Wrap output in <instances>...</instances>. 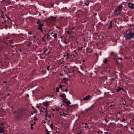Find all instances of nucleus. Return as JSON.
I'll use <instances>...</instances> for the list:
<instances>
[{
    "label": "nucleus",
    "mask_w": 134,
    "mask_h": 134,
    "mask_svg": "<svg viewBox=\"0 0 134 134\" xmlns=\"http://www.w3.org/2000/svg\"><path fill=\"white\" fill-rule=\"evenodd\" d=\"M54 32H52L51 33H50V34H51V35H52V34H54Z\"/></svg>",
    "instance_id": "nucleus-40"
},
{
    "label": "nucleus",
    "mask_w": 134,
    "mask_h": 134,
    "mask_svg": "<svg viewBox=\"0 0 134 134\" xmlns=\"http://www.w3.org/2000/svg\"><path fill=\"white\" fill-rule=\"evenodd\" d=\"M63 116H64V117L66 116V115H68L67 114H66L64 112H63Z\"/></svg>",
    "instance_id": "nucleus-18"
},
{
    "label": "nucleus",
    "mask_w": 134,
    "mask_h": 134,
    "mask_svg": "<svg viewBox=\"0 0 134 134\" xmlns=\"http://www.w3.org/2000/svg\"><path fill=\"white\" fill-rule=\"evenodd\" d=\"M118 59L121 60H122V58H121L120 57L118 58Z\"/></svg>",
    "instance_id": "nucleus-36"
},
{
    "label": "nucleus",
    "mask_w": 134,
    "mask_h": 134,
    "mask_svg": "<svg viewBox=\"0 0 134 134\" xmlns=\"http://www.w3.org/2000/svg\"><path fill=\"white\" fill-rule=\"evenodd\" d=\"M64 105V104H62L61 105V106H62V105Z\"/></svg>",
    "instance_id": "nucleus-52"
},
{
    "label": "nucleus",
    "mask_w": 134,
    "mask_h": 134,
    "mask_svg": "<svg viewBox=\"0 0 134 134\" xmlns=\"http://www.w3.org/2000/svg\"><path fill=\"white\" fill-rule=\"evenodd\" d=\"M114 105V104H111L110 105V107H111L113 106Z\"/></svg>",
    "instance_id": "nucleus-35"
},
{
    "label": "nucleus",
    "mask_w": 134,
    "mask_h": 134,
    "mask_svg": "<svg viewBox=\"0 0 134 134\" xmlns=\"http://www.w3.org/2000/svg\"><path fill=\"white\" fill-rule=\"evenodd\" d=\"M122 7V5H120L116 8L114 12L115 15H118L121 13Z\"/></svg>",
    "instance_id": "nucleus-2"
},
{
    "label": "nucleus",
    "mask_w": 134,
    "mask_h": 134,
    "mask_svg": "<svg viewBox=\"0 0 134 134\" xmlns=\"http://www.w3.org/2000/svg\"><path fill=\"white\" fill-rule=\"evenodd\" d=\"M67 34H70V32L69 31L67 32Z\"/></svg>",
    "instance_id": "nucleus-44"
},
{
    "label": "nucleus",
    "mask_w": 134,
    "mask_h": 134,
    "mask_svg": "<svg viewBox=\"0 0 134 134\" xmlns=\"http://www.w3.org/2000/svg\"><path fill=\"white\" fill-rule=\"evenodd\" d=\"M82 48H83L82 47H81V48H80L79 47L78 48V49H77V50L78 51H80V50H82Z\"/></svg>",
    "instance_id": "nucleus-20"
},
{
    "label": "nucleus",
    "mask_w": 134,
    "mask_h": 134,
    "mask_svg": "<svg viewBox=\"0 0 134 134\" xmlns=\"http://www.w3.org/2000/svg\"><path fill=\"white\" fill-rule=\"evenodd\" d=\"M131 129H133V128L132 127L131 128Z\"/></svg>",
    "instance_id": "nucleus-56"
},
{
    "label": "nucleus",
    "mask_w": 134,
    "mask_h": 134,
    "mask_svg": "<svg viewBox=\"0 0 134 134\" xmlns=\"http://www.w3.org/2000/svg\"><path fill=\"white\" fill-rule=\"evenodd\" d=\"M67 100H68V99L66 98L64 99L63 100V101L64 102L66 103L68 101Z\"/></svg>",
    "instance_id": "nucleus-16"
},
{
    "label": "nucleus",
    "mask_w": 134,
    "mask_h": 134,
    "mask_svg": "<svg viewBox=\"0 0 134 134\" xmlns=\"http://www.w3.org/2000/svg\"><path fill=\"white\" fill-rule=\"evenodd\" d=\"M47 49H45V50L44 51V53H45V52L47 51Z\"/></svg>",
    "instance_id": "nucleus-34"
},
{
    "label": "nucleus",
    "mask_w": 134,
    "mask_h": 134,
    "mask_svg": "<svg viewBox=\"0 0 134 134\" xmlns=\"http://www.w3.org/2000/svg\"><path fill=\"white\" fill-rule=\"evenodd\" d=\"M112 79L113 80H115V79H114V78H112Z\"/></svg>",
    "instance_id": "nucleus-59"
},
{
    "label": "nucleus",
    "mask_w": 134,
    "mask_h": 134,
    "mask_svg": "<svg viewBox=\"0 0 134 134\" xmlns=\"http://www.w3.org/2000/svg\"><path fill=\"white\" fill-rule=\"evenodd\" d=\"M60 115H63V113H62H62H60Z\"/></svg>",
    "instance_id": "nucleus-49"
},
{
    "label": "nucleus",
    "mask_w": 134,
    "mask_h": 134,
    "mask_svg": "<svg viewBox=\"0 0 134 134\" xmlns=\"http://www.w3.org/2000/svg\"><path fill=\"white\" fill-rule=\"evenodd\" d=\"M45 112H46V114L45 115V116L46 117H47V108H46L45 109Z\"/></svg>",
    "instance_id": "nucleus-15"
},
{
    "label": "nucleus",
    "mask_w": 134,
    "mask_h": 134,
    "mask_svg": "<svg viewBox=\"0 0 134 134\" xmlns=\"http://www.w3.org/2000/svg\"><path fill=\"white\" fill-rule=\"evenodd\" d=\"M59 87L60 88H61L62 87V85H60L59 86Z\"/></svg>",
    "instance_id": "nucleus-30"
},
{
    "label": "nucleus",
    "mask_w": 134,
    "mask_h": 134,
    "mask_svg": "<svg viewBox=\"0 0 134 134\" xmlns=\"http://www.w3.org/2000/svg\"><path fill=\"white\" fill-rule=\"evenodd\" d=\"M4 131V129L2 127H1L0 125V132L1 133L3 132Z\"/></svg>",
    "instance_id": "nucleus-7"
},
{
    "label": "nucleus",
    "mask_w": 134,
    "mask_h": 134,
    "mask_svg": "<svg viewBox=\"0 0 134 134\" xmlns=\"http://www.w3.org/2000/svg\"><path fill=\"white\" fill-rule=\"evenodd\" d=\"M67 79H68L67 78H65V77L64 78H63V79L62 80V81H63L64 80H66Z\"/></svg>",
    "instance_id": "nucleus-31"
},
{
    "label": "nucleus",
    "mask_w": 134,
    "mask_h": 134,
    "mask_svg": "<svg viewBox=\"0 0 134 134\" xmlns=\"http://www.w3.org/2000/svg\"><path fill=\"white\" fill-rule=\"evenodd\" d=\"M37 24L38 25V26H43V24H41V21L40 20H38L37 22Z\"/></svg>",
    "instance_id": "nucleus-5"
},
{
    "label": "nucleus",
    "mask_w": 134,
    "mask_h": 134,
    "mask_svg": "<svg viewBox=\"0 0 134 134\" xmlns=\"http://www.w3.org/2000/svg\"><path fill=\"white\" fill-rule=\"evenodd\" d=\"M47 35V39H48H48H48V37L49 36V35H48V34Z\"/></svg>",
    "instance_id": "nucleus-33"
},
{
    "label": "nucleus",
    "mask_w": 134,
    "mask_h": 134,
    "mask_svg": "<svg viewBox=\"0 0 134 134\" xmlns=\"http://www.w3.org/2000/svg\"><path fill=\"white\" fill-rule=\"evenodd\" d=\"M34 120H38V119L37 118H36L34 119Z\"/></svg>",
    "instance_id": "nucleus-38"
},
{
    "label": "nucleus",
    "mask_w": 134,
    "mask_h": 134,
    "mask_svg": "<svg viewBox=\"0 0 134 134\" xmlns=\"http://www.w3.org/2000/svg\"><path fill=\"white\" fill-rule=\"evenodd\" d=\"M93 105H92L91 107L90 108H89L87 109H86L85 110L87 111H88L89 110H90L92 108H93Z\"/></svg>",
    "instance_id": "nucleus-11"
},
{
    "label": "nucleus",
    "mask_w": 134,
    "mask_h": 134,
    "mask_svg": "<svg viewBox=\"0 0 134 134\" xmlns=\"http://www.w3.org/2000/svg\"><path fill=\"white\" fill-rule=\"evenodd\" d=\"M38 26V30H41V31H42V26Z\"/></svg>",
    "instance_id": "nucleus-12"
},
{
    "label": "nucleus",
    "mask_w": 134,
    "mask_h": 134,
    "mask_svg": "<svg viewBox=\"0 0 134 134\" xmlns=\"http://www.w3.org/2000/svg\"><path fill=\"white\" fill-rule=\"evenodd\" d=\"M46 35H46V34L44 35V37H45V36H46Z\"/></svg>",
    "instance_id": "nucleus-54"
},
{
    "label": "nucleus",
    "mask_w": 134,
    "mask_h": 134,
    "mask_svg": "<svg viewBox=\"0 0 134 134\" xmlns=\"http://www.w3.org/2000/svg\"><path fill=\"white\" fill-rule=\"evenodd\" d=\"M107 59H105L104 61V63H107Z\"/></svg>",
    "instance_id": "nucleus-24"
},
{
    "label": "nucleus",
    "mask_w": 134,
    "mask_h": 134,
    "mask_svg": "<svg viewBox=\"0 0 134 134\" xmlns=\"http://www.w3.org/2000/svg\"><path fill=\"white\" fill-rule=\"evenodd\" d=\"M49 67H50V66H48L47 67V69L48 70H49Z\"/></svg>",
    "instance_id": "nucleus-29"
},
{
    "label": "nucleus",
    "mask_w": 134,
    "mask_h": 134,
    "mask_svg": "<svg viewBox=\"0 0 134 134\" xmlns=\"http://www.w3.org/2000/svg\"><path fill=\"white\" fill-rule=\"evenodd\" d=\"M83 62H85V60H83Z\"/></svg>",
    "instance_id": "nucleus-61"
},
{
    "label": "nucleus",
    "mask_w": 134,
    "mask_h": 134,
    "mask_svg": "<svg viewBox=\"0 0 134 134\" xmlns=\"http://www.w3.org/2000/svg\"><path fill=\"white\" fill-rule=\"evenodd\" d=\"M33 37H34V38H35V37L34 36H33Z\"/></svg>",
    "instance_id": "nucleus-60"
},
{
    "label": "nucleus",
    "mask_w": 134,
    "mask_h": 134,
    "mask_svg": "<svg viewBox=\"0 0 134 134\" xmlns=\"http://www.w3.org/2000/svg\"><path fill=\"white\" fill-rule=\"evenodd\" d=\"M45 109L46 108H43L41 109V111H44V110H45Z\"/></svg>",
    "instance_id": "nucleus-23"
},
{
    "label": "nucleus",
    "mask_w": 134,
    "mask_h": 134,
    "mask_svg": "<svg viewBox=\"0 0 134 134\" xmlns=\"http://www.w3.org/2000/svg\"><path fill=\"white\" fill-rule=\"evenodd\" d=\"M56 17H53L51 16V18L52 19H55L56 18Z\"/></svg>",
    "instance_id": "nucleus-21"
},
{
    "label": "nucleus",
    "mask_w": 134,
    "mask_h": 134,
    "mask_svg": "<svg viewBox=\"0 0 134 134\" xmlns=\"http://www.w3.org/2000/svg\"><path fill=\"white\" fill-rule=\"evenodd\" d=\"M53 110V111H55V109H53V110Z\"/></svg>",
    "instance_id": "nucleus-53"
},
{
    "label": "nucleus",
    "mask_w": 134,
    "mask_h": 134,
    "mask_svg": "<svg viewBox=\"0 0 134 134\" xmlns=\"http://www.w3.org/2000/svg\"><path fill=\"white\" fill-rule=\"evenodd\" d=\"M85 4L86 5H88L90 2L89 1H86V2H85Z\"/></svg>",
    "instance_id": "nucleus-10"
},
{
    "label": "nucleus",
    "mask_w": 134,
    "mask_h": 134,
    "mask_svg": "<svg viewBox=\"0 0 134 134\" xmlns=\"http://www.w3.org/2000/svg\"><path fill=\"white\" fill-rule=\"evenodd\" d=\"M132 30L129 29L124 34V37L126 40H128L131 38H133L134 37V33L131 31Z\"/></svg>",
    "instance_id": "nucleus-1"
},
{
    "label": "nucleus",
    "mask_w": 134,
    "mask_h": 134,
    "mask_svg": "<svg viewBox=\"0 0 134 134\" xmlns=\"http://www.w3.org/2000/svg\"><path fill=\"white\" fill-rule=\"evenodd\" d=\"M9 94H8V96H9Z\"/></svg>",
    "instance_id": "nucleus-63"
},
{
    "label": "nucleus",
    "mask_w": 134,
    "mask_h": 134,
    "mask_svg": "<svg viewBox=\"0 0 134 134\" xmlns=\"http://www.w3.org/2000/svg\"><path fill=\"white\" fill-rule=\"evenodd\" d=\"M5 1V0H2V1H1V2H2L3 1Z\"/></svg>",
    "instance_id": "nucleus-48"
},
{
    "label": "nucleus",
    "mask_w": 134,
    "mask_h": 134,
    "mask_svg": "<svg viewBox=\"0 0 134 134\" xmlns=\"http://www.w3.org/2000/svg\"><path fill=\"white\" fill-rule=\"evenodd\" d=\"M56 111L57 110V111H59V110L58 109H56Z\"/></svg>",
    "instance_id": "nucleus-58"
},
{
    "label": "nucleus",
    "mask_w": 134,
    "mask_h": 134,
    "mask_svg": "<svg viewBox=\"0 0 134 134\" xmlns=\"http://www.w3.org/2000/svg\"><path fill=\"white\" fill-rule=\"evenodd\" d=\"M31 126H33V124H31Z\"/></svg>",
    "instance_id": "nucleus-43"
},
{
    "label": "nucleus",
    "mask_w": 134,
    "mask_h": 134,
    "mask_svg": "<svg viewBox=\"0 0 134 134\" xmlns=\"http://www.w3.org/2000/svg\"><path fill=\"white\" fill-rule=\"evenodd\" d=\"M90 97H91L90 96V95H88V96H86V97H84L83 98V100H88L90 99Z\"/></svg>",
    "instance_id": "nucleus-4"
},
{
    "label": "nucleus",
    "mask_w": 134,
    "mask_h": 134,
    "mask_svg": "<svg viewBox=\"0 0 134 134\" xmlns=\"http://www.w3.org/2000/svg\"><path fill=\"white\" fill-rule=\"evenodd\" d=\"M46 131H47V133H46V134H49V132L48 131V130L47 129L46 130Z\"/></svg>",
    "instance_id": "nucleus-26"
},
{
    "label": "nucleus",
    "mask_w": 134,
    "mask_h": 134,
    "mask_svg": "<svg viewBox=\"0 0 134 134\" xmlns=\"http://www.w3.org/2000/svg\"><path fill=\"white\" fill-rule=\"evenodd\" d=\"M2 124H3L1 123V124H0V125L1 126L2 125Z\"/></svg>",
    "instance_id": "nucleus-55"
},
{
    "label": "nucleus",
    "mask_w": 134,
    "mask_h": 134,
    "mask_svg": "<svg viewBox=\"0 0 134 134\" xmlns=\"http://www.w3.org/2000/svg\"><path fill=\"white\" fill-rule=\"evenodd\" d=\"M121 89V88L119 86L118 87V88L116 89V91L118 92H119Z\"/></svg>",
    "instance_id": "nucleus-13"
},
{
    "label": "nucleus",
    "mask_w": 134,
    "mask_h": 134,
    "mask_svg": "<svg viewBox=\"0 0 134 134\" xmlns=\"http://www.w3.org/2000/svg\"><path fill=\"white\" fill-rule=\"evenodd\" d=\"M43 104L44 105L46 108H47V107L48 106V104L47 102H46V103L43 102Z\"/></svg>",
    "instance_id": "nucleus-8"
},
{
    "label": "nucleus",
    "mask_w": 134,
    "mask_h": 134,
    "mask_svg": "<svg viewBox=\"0 0 134 134\" xmlns=\"http://www.w3.org/2000/svg\"><path fill=\"white\" fill-rule=\"evenodd\" d=\"M36 124V123L35 122V123H34V124Z\"/></svg>",
    "instance_id": "nucleus-62"
},
{
    "label": "nucleus",
    "mask_w": 134,
    "mask_h": 134,
    "mask_svg": "<svg viewBox=\"0 0 134 134\" xmlns=\"http://www.w3.org/2000/svg\"><path fill=\"white\" fill-rule=\"evenodd\" d=\"M80 134V133H77V134Z\"/></svg>",
    "instance_id": "nucleus-64"
},
{
    "label": "nucleus",
    "mask_w": 134,
    "mask_h": 134,
    "mask_svg": "<svg viewBox=\"0 0 134 134\" xmlns=\"http://www.w3.org/2000/svg\"><path fill=\"white\" fill-rule=\"evenodd\" d=\"M64 43L66 44H67V43L65 41H64Z\"/></svg>",
    "instance_id": "nucleus-45"
},
{
    "label": "nucleus",
    "mask_w": 134,
    "mask_h": 134,
    "mask_svg": "<svg viewBox=\"0 0 134 134\" xmlns=\"http://www.w3.org/2000/svg\"><path fill=\"white\" fill-rule=\"evenodd\" d=\"M67 56H68V57H69V54H68H68H67Z\"/></svg>",
    "instance_id": "nucleus-47"
},
{
    "label": "nucleus",
    "mask_w": 134,
    "mask_h": 134,
    "mask_svg": "<svg viewBox=\"0 0 134 134\" xmlns=\"http://www.w3.org/2000/svg\"><path fill=\"white\" fill-rule=\"evenodd\" d=\"M31 130L33 129V127H32V126H31Z\"/></svg>",
    "instance_id": "nucleus-41"
},
{
    "label": "nucleus",
    "mask_w": 134,
    "mask_h": 134,
    "mask_svg": "<svg viewBox=\"0 0 134 134\" xmlns=\"http://www.w3.org/2000/svg\"><path fill=\"white\" fill-rule=\"evenodd\" d=\"M51 5L52 7L53 5L52 4H51Z\"/></svg>",
    "instance_id": "nucleus-50"
},
{
    "label": "nucleus",
    "mask_w": 134,
    "mask_h": 134,
    "mask_svg": "<svg viewBox=\"0 0 134 134\" xmlns=\"http://www.w3.org/2000/svg\"><path fill=\"white\" fill-rule=\"evenodd\" d=\"M81 69H82V70H83V67L82 66H81Z\"/></svg>",
    "instance_id": "nucleus-46"
},
{
    "label": "nucleus",
    "mask_w": 134,
    "mask_h": 134,
    "mask_svg": "<svg viewBox=\"0 0 134 134\" xmlns=\"http://www.w3.org/2000/svg\"><path fill=\"white\" fill-rule=\"evenodd\" d=\"M65 91L66 92H67L68 91V90L67 89H65Z\"/></svg>",
    "instance_id": "nucleus-37"
},
{
    "label": "nucleus",
    "mask_w": 134,
    "mask_h": 134,
    "mask_svg": "<svg viewBox=\"0 0 134 134\" xmlns=\"http://www.w3.org/2000/svg\"><path fill=\"white\" fill-rule=\"evenodd\" d=\"M59 87H57L56 89V91L57 92H58L59 91Z\"/></svg>",
    "instance_id": "nucleus-19"
},
{
    "label": "nucleus",
    "mask_w": 134,
    "mask_h": 134,
    "mask_svg": "<svg viewBox=\"0 0 134 134\" xmlns=\"http://www.w3.org/2000/svg\"><path fill=\"white\" fill-rule=\"evenodd\" d=\"M36 107H37V108H39V106H37Z\"/></svg>",
    "instance_id": "nucleus-51"
},
{
    "label": "nucleus",
    "mask_w": 134,
    "mask_h": 134,
    "mask_svg": "<svg viewBox=\"0 0 134 134\" xmlns=\"http://www.w3.org/2000/svg\"><path fill=\"white\" fill-rule=\"evenodd\" d=\"M128 6L130 8H132L134 9V4H132L130 3H129L128 4Z\"/></svg>",
    "instance_id": "nucleus-3"
},
{
    "label": "nucleus",
    "mask_w": 134,
    "mask_h": 134,
    "mask_svg": "<svg viewBox=\"0 0 134 134\" xmlns=\"http://www.w3.org/2000/svg\"><path fill=\"white\" fill-rule=\"evenodd\" d=\"M28 34H31H31H32V33L31 32H28Z\"/></svg>",
    "instance_id": "nucleus-39"
},
{
    "label": "nucleus",
    "mask_w": 134,
    "mask_h": 134,
    "mask_svg": "<svg viewBox=\"0 0 134 134\" xmlns=\"http://www.w3.org/2000/svg\"><path fill=\"white\" fill-rule=\"evenodd\" d=\"M65 96H66L64 93L60 95V97H63V98L65 97Z\"/></svg>",
    "instance_id": "nucleus-14"
},
{
    "label": "nucleus",
    "mask_w": 134,
    "mask_h": 134,
    "mask_svg": "<svg viewBox=\"0 0 134 134\" xmlns=\"http://www.w3.org/2000/svg\"><path fill=\"white\" fill-rule=\"evenodd\" d=\"M7 18H8L9 20H10V18H9L8 16L6 15Z\"/></svg>",
    "instance_id": "nucleus-32"
},
{
    "label": "nucleus",
    "mask_w": 134,
    "mask_h": 134,
    "mask_svg": "<svg viewBox=\"0 0 134 134\" xmlns=\"http://www.w3.org/2000/svg\"><path fill=\"white\" fill-rule=\"evenodd\" d=\"M44 37L43 38H42V40L44 42H46V41L45 39H44Z\"/></svg>",
    "instance_id": "nucleus-28"
},
{
    "label": "nucleus",
    "mask_w": 134,
    "mask_h": 134,
    "mask_svg": "<svg viewBox=\"0 0 134 134\" xmlns=\"http://www.w3.org/2000/svg\"><path fill=\"white\" fill-rule=\"evenodd\" d=\"M67 104V105H69V104L71 103V102L69 101H68L66 103Z\"/></svg>",
    "instance_id": "nucleus-22"
},
{
    "label": "nucleus",
    "mask_w": 134,
    "mask_h": 134,
    "mask_svg": "<svg viewBox=\"0 0 134 134\" xmlns=\"http://www.w3.org/2000/svg\"><path fill=\"white\" fill-rule=\"evenodd\" d=\"M27 46H28L29 47L30 45V43L29 44H28L27 45Z\"/></svg>",
    "instance_id": "nucleus-42"
},
{
    "label": "nucleus",
    "mask_w": 134,
    "mask_h": 134,
    "mask_svg": "<svg viewBox=\"0 0 134 134\" xmlns=\"http://www.w3.org/2000/svg\"><path fill=\"white\" fill-rule=\"evenodd\" d=\"M126 121V120L125 118H123L122 120V122H124Z\"/></svg>",
    "instance_id": "nucleus-27"
},
{
    "label": "nucleus",
    "mask_w": 134,
    "mask_h": 134,
    "mask_svg": "<svg viewBox=\"0 0 134 134\" xmlns=\"http://www.w3.org/2000/svg\"><path fill=\"white\" fill-rule=\"evenodd\" d=\"M27 96L28 97H29V95H28V94H27Z\"/></svg>",
    "instance_id": "nucleus-57"
},
{
    "label": "nucleus",
    "mask_w": 134,
    "mask_h": 134,
    "mask_svg": "<svg viewBox=\"0 0 134 134\" xmlns=\"http://www.w3.org/2000/svg\"><path fill=\"white\" fill-rule=\"evenodd\" d=\"M53 36L55 38H56L57 37V34H55L53 35Z\"/></svg>",
    "instance_id": "nucleus-17"
},
{
    "label": "nucleus",
    "mask_w": 134,
    "mask_h": 134,
    "mask_svg": "<svg viewBox=\"0 0 134 134\" xmlns=\"http://www.w3.org/2000/svg\"><path fill=\"white\" fill-rule=\"evenodd\" d=\"M74 52L75 53V54H77V55H78V54H77V53L76 52V50H75L74 51Z\"/></svg>",
    "instance_id": "nucleus-25"
},
{
    "label": "nucleus",
    "mask_w": 134,
    "mask_h": 134,
    "mask_svg": "<svg viewBox=\"0 0 134 134\" xmlns=\"http://www.w3.org/2000/svg\"><path fill=\"white\" fill-rule=\"evenodd\" d=\"M112 23H113L112 20H111V21H110V25L108 27V28L109 29L111 28L112 27Z\"/></svg>",
    "instance_id": "nucleus-6"
},
{
    "label": "nucleus",
    "mask_w": 134,
    "mask_h": 134,
    "mask_svg": "<svg viewBox=\"0 0 134 134\" xmlns=\"http://www.w3.org/2000/svg\"><path fill=\"white\" fill-rule=\"evenodd\" d=\"M53 125L52 124H51L50 125V127L51 128V130L50 131V132H51L53 130Z\"/></svg>",
    "instance_id": "nucleus-9"
}]
</instances>
